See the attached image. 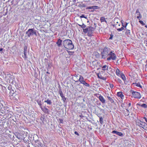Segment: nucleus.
I'll return each mask as SVG.
<instances>
[{
    "label": "nucleus",
    "instance_id": "13",
    "mask_svg": "<svg viewBox=\"0 0 147 147\" xmlns=\"http://www.w3.org/2000/svg\"><path fill=\"white\" fill-rule=\"evenodd\" d=\"M4 108L5 107H3V105L1 103V101H0V111L2 112V111H4V109H5Z\"/></svg>",
    "mask_w": 147,
    "mask_h": 147
},
{
    "label": "nucleus",
    "instance_id": "51",
    "mask_svg": "<svg viewBox=\"0 0 147 147\" xmlns=\"http://www.w3.org/2000/svg\"><path fill=\"white\" fill-rule=\"evenodd\" d=\"M38 144H39L40 145V146L41 147L42 146V144H40V142H39L38 143Z\"/></svg>",
    "mask_w": 147,
    "mask_h": 147
},
{
    "label": "nucleus",
    "instance_id": "44",
    "mask_svg": "<svg viewBox=\"0 0 147 147\" xmlns=\"http://www.w3.org/2000/svg\"><path fill=\"white\" fill-rule=\"evenodd\" d=\"M59 94H60V95H61V94H63V92H62V90H60L59 92Z\"/></svg>",
    "mask_w": 147,
    "mask_h": 147
},
{
    "label": "nucleus",
    "instance_id": "12",
    "mask_svg": "<svg viewBox=\"0 0 147 147\" xmlns=\"http://www.w3.org/2000/svg\"><path fill=\"white\" fill-rule=\"evenodd\" d=\"M112 133L114 134H115L117 135L120 136H123V134L121 132L117 131L115 130L113 131Z\"/></svg>",
    "mask_w": 147,
    "mask_h": 147
},
{
    "label": "nucleus",
    "instance_id": "2",
    "mask_svg": "<svg viewBox=\"0 0 147 147\" xmlns=\"http://www.w3.org/2000/svg\"><path fill=\"white\" fill-rule=\"evenodd\" d=\"M27 135V133L22 131L17 135L18 138L21 140H24Z\"/></svg>",
    "mask_w": 147,
    "mask_h": 147
},
{
    "label": "nucleus",
    "instance_id": "59",
    "mask_svg": "<svg viewBox=\"0 0 147 147\" xmlns=\"http://www.w3.org/2000/svg\"><path fill=\"white\" fill-rule=\"evenodd\" d=\"M115 24H113V27H115Z\"/></svg>",
    "mask_w": 147,
    "mask_h": 147
},
{
    "label": "nucleus",
    "instance_id": "43",
    "mask_svg": "<svg viewBox=\"0 0 147 147\" xmlns=\"http://www.w3.org/2000/svg\"><path fill=\"white\" fill-rule=\"evenodd\" d=\"M113 35H112V34H111V35H110V37L109 38V39L110 40L112 39V38H113Z\"/></svg>",
    "mask_w": 147,
    "mask_h": 147
},
{
    "label": "nucleus",
    "instance_id": "52",
    "mask_svg": "<svg viewBox=\"0 0 147 147\" xmlns=\"http://www.w3.org/2000/svg\"><path fill=\"white\" fill-rule=\"evenodd\" d=\"M80 117L81 118H83L84 117V116L82 115H80Z\"/></svg>",
    "mask_w": 147,
    "mask_h": 147
},
{
    "label": "nucleus",
    "instance_id": "61",
    "mask_svg": "<svg viewBox=\"0 0 147 147\" xmlns=\"http://www.w3.org/2000/svg\"><path fill=\"white\" fill-rule=\"evenodd\" d=\"M147 28V25H146L145 26Z\"/></svg>",
    "mask_w": 147,
    "mask_h": 147
},
{
    "label": "nucleus",
    "instance_id": "30",
    "mask_svg": "<svg viewBox=\"0 0 147 147\" xmlns=\"http://www.w3.org/2000/svg\"><path fill=\"white\" fill-rule=\"evenodd\" d=\"M136 13H138V15H139L140 16H141V14L139 12V9H137L136 11Z\"/></svg>",
    "mask_w": 147,
    "mask_h": 147
},
{
    "label": "nucleus",
    "instance_id": "49",
    "mask_svg": "<svg viewBox=\"0 0 147 147\" xmlns=\"http://www.w3.org/2000/svg\"><path fill=\"white\" fill-rule=\"evenodd\" d=\"M143 118L145 119V121L147 123V118H146V117H143Z\"/></svg>",
    "mask_w": 147,
    "mask_h": 147
},
{
    "label": "nucleus",
    "instance_id": "20",
    "mask_svg": "<svg viewBox=\"0 0 147 147\" xmlns=\"http://www.w3.org/2000/svg\"><path fill=\"white\" fill-rule=\"evenodd\" d=\"M117 95L118 96L120 97L121 98H122L124 96L123 95V94L122 92H117Z\"/></svg>",
    "mask_w": 147,
    "mask_h": 147
},
{
    "label": "nucleus",
    "instance_id": "14",
    "mask_svg": "<svg viewBox=\"0 0 147 147\" xmlns=\"http://www.w3.org/2000/svg\"><path fill=\"white\" fill-rule=\"evenodd\" d=\"M123 73L120 72L118 69H117L116 71V74L118 76H120Z\"/></svg>",
    "mask_w": 147,
    "mask_h": 147
},
{
    "label": "nucleus",
    "instance_id": "33",
    "mask_svg": "<svg viewBox=\"0 0 147 147\" xmlns=\"http://www.w3.org/2000/svg\"><path fill=\"white\" fill-rule=\"evenodd\" d=\"M102 120H103V119H102V117H100L99 121H100V123L101 124H102V123H103Z\"/></svg>",
    "mask_w": 147,
    "mask_h": 147
},
{
    "label": "nucleus",
    "instance_id": "24",
    "mask_svg": "<svg viewBox=\"0 0 147 147\" xmlns=\"http://www.w3.org/2000/svg\"><path fill=\"white\" fill-rule=\"evenodd\" d=\"M100 20L101 22H105L106 23L107 22L105 18L104 17H101Z\"/></svg>",
    "mask_w": 147,
    "mask_h": 147
},
{
    "label": "nucleus",
    "instance_id": "53",
    "mask_svg": "<svg viewBox=\"0 0 147 147\" xmlns=\"http://www.w3.org/2000/svg\"><path fill=\"white\" fill-rule=\"evenodd\" d=\"M131 104L130 103H129L128 104V107H130V106H131Z\"/></svg>",
    "mask_w": 147,
    "mask_h": 147
},
{
    "label": "nucleus",
    "instance_id": "21",
    "mask_svg": "<svg viewBox=\"0 0 147 147\" xmlns=\"http://www.w3.org/2000/svg\"><path fill=\"white\" fill-rule=\"evenodd\" d=\"M97 75L98 77L100 79H102L103 80H105L106 79L105 78L101 76L100 75V74H99V73L97 74Z\"/></svg>",
    "mask_w": 147,
    "mask_h": 147
},
{
    "label": "nucleus",
    "instance_id": "11",
    "mask_svg": "<svg viewBox=\"0 0 147 147\" xmlns=\"http://www.w3.org/2000/svg\"><path fill=\"white\" fill-rule=\"evenodd\" d=\"M127 25V23H126L125 25H123L122 24L123 27H121L120 28H117V30L118 31H120L123 30L124 29V27L126 28Z\"/></svg>",
    "mask_w": 147,
    "mask_h": 147
},
{
    "label": "nucleus",
    "instance_id": "42",
    "mask_svg": "<svg viewBox=\"0 0 147 147\" xmlns=\"http://www.w3.org/2000/svg\"><path fill=\"white\" fill-rule=\"evenodd\" d=\"M127 34H130V30H128L127 32H126Z\"/></svg>",
    "mask_w": 147,
    "mask_h": 147
},
{
    "label": "nucleus",
    "instance_id": "37",
    "mask_svg": "<svg viewBox=\"0 0 147 147\" xmlns=\"http://www.w3.org/2000/svg\"><path fill=\"white\" fill-rule=\"evenodd\" d=\"M139 22L141 24L143 25H145V24L144 23L143 21H142V20H139Z\"/></svg>",
    "mask_w": 147,
    "mask_h": 147
},
{
    "label": "nucleus",
    "instance_id": "32",
    "mask_svg": "<svg viewBox=\"0 0 147 147\" xmlns=\"http://www.w3.org/2000/svg\"><path fill=\"white\" fill-rule=\"evenodd\" d=\"M78 25L80 26L82 28H85L86 26L84 24H83L82 25L79 24Z\"/></svg>",
    "mask_w": 147,
    "mask_h": 147
},
{
    "label": "nucleus",
    "instance_id": "36",
    "mask_svg": "<svg viewBox=\"0 0 147 147\" xmlns=\"http://www.w3.org/2000/svg\"><path fill=\"white\" fill-rule=\"evenodd\" d=\"M24 57H23L25 60H26L27 59V57L26 56V53H24Z\"/></svg>",
    "mask_w": 147,
    "mask_h": 147
},
{
    "label": "nucleus",
    "instance_id": "31",
    "mask_svg": "<svg viewBox=\"0 0 147 147\" xmlns=\"http://www.w3.org/2000/svg\"><path fill=\"white\" fill-rule=\"evenodd\" d=\"M93 55L96 56L97 57H98L99 56V53L97 52H96L95 53H94Z\"/></svg>",
    "mask_w": 147,
    "mask_h": 147
},
{
    "label": "nucleus",
    "instance_id": "45",
    "mask_svg": "<svg viewBox=\"0 0 147 147\" xmlns=\"http://www.w3.org/2000/svg\"><path fill=\"white\" fill-rule=\"evenodd\" d=\"M141 17H142V16H141V15L140 16L139 15V16H137V18L139 20H140V18H141Z\"/></svg>",
    "mask_w": 147,
    "mask_h": 147
},
{
    "label": "nucleus",
    "instance_id": "9",
    "mask_svg": "<svg viewBox=\"0 0 147 147\" xmlns=\"http://www.w3.org/2000/svg\"><path fill=\"white\" fill-rule=\"evenodd\" d=\"M40 107L42 111L45 113L49 114V110L46 107H44L43 108L42 106H40Z\"/></svg>",
    "mask_w": 147,
    "mask_h": 147
},
{
    "label": "nucleus",
    "instance_id": "15",
    "mask_svg": "<svg viewBox=\"0 0 147 147\" xmlns=\"http://www.w3.org/2000/svg\"><path fill=\"white\" fill-rule=\"evenodd\" d=\"M62 42V40H61L60 39H59L58 40L56 44L57 45L58 47H60L61 45Z\"/></svg>",
    "mask_w": 147,
    "mask_h": 147
},
{
    "label": "nucleus",
    "instance_id": "60",
    "mask_svg": "<svg viewBox=\"0 0 147 147\" xmlns=\"http://www.w3.org/2000/svg\"><path fill=\"white\" fill-rule=\"evenodd\" d=\"M47 74H49V72H47Z\"/></svg>",
    "mask_w": 147,
    "mask_h": 147
},
{
    "label": "nucleus",
    "instance_id": "47",
    "mask_svg": "<svg viewBox=\"0 0 147 147\" xmlns=\"http://www.w3.org/2000/svg\"><path fill=\"white\" fill-rule=\"evenodd\" d=\"M8 89L9 90H11V89L12 88L11 86H8Z\"/></svg>",
    "mask_w": 147,
    "mask_h": 147
},
{
    "label": "nucleus",
    "instance_id": "38",
    "mask_svg": "<svg viewBox=\"0 0 147 147\" xmlns=\"http://www.w3.org/2000/svg\"><path fill=\"white\" fill-rule=\"evenodd\" d=\"M59 123H62L63 122V120L61 119H59Z\"/></svg>",
    "mask_w": 147,
    "mask_h": 147
},
{
    "label": "nucleus",
    "instance_id": "62",
    "mask_svg": "<svg viewBox=\"0 0 147 147\" xmlns=\"http://www.w3.org/2000/svg\"><path fill=\"white\" fill-rule=\"evenodd\" d=\"M36 145L37 146H38V145L37 144H36Z\"/></svg>",
    "mask_w": 147,
    "mask_h": 147
},
{
    "label": "nucleus",
    "instance_id": "28",
    "mask_svg": "<svg viewBox=\"0 0 147 147\" xmlns=\"http://www.w3.org/2000/svg\"><path fill=\"white\" fill-rule=\"evenodd\" d=\"M82 83L84 85H85L86 86H89V84L86 83L85 81H82Z\"/></svg>",
    "mask_w": 147,
    "mask_h": 147
},
{
    "label": "nucleus",
    "instance_id": "54",
    "mask_svg": "<svg viewBox=\"0 0 147 147\" xmlns=\"http://www.w3.org/2000/svg\"><path fill=\"white\" fill-rule=\"evenodd\" d=\"M60 95L61 96V97H63V96H64L63 95V94H61Z\"/></svg>",
    "mask_w": 147,
    "mask_h": 147
},
{
    "label": "nucleus",
    "instance_id": "58",
    "mask_svg": "<svg viewBox=\"0 0 147 147\" xmlns=\"http://www.w3.org/2000/svg\"><path fill=\"white\" fill-rule=\"evenodd\" d=\"M126 110H127V112H128V111H129L127 109H126Z\"/></svg>",
    "mask_w": 147,
    "mask_h": 147
},
{
    "label": "nucleus",
    "instance_id": "41",
    "mask_svg": "<svg viewBox=\"0 0 147 147\" xmlns=\"http://www.w3.org/2000/svg\"><path fill=\"white\" fill-rule=\"evenodd\" d=\"M80 17L81 18H86V17L85 16V15L84 14L82 15L81 16H80Z\"/></svg>",
    "mask_w": 147,
    "mask_h": 147
},
{
    "label": "nucleus",
    "instance_id": "57",
    "mask_svg": "<svg viewBox=\"0 0 147 147\" xmlns=\"http://www.w3.org/2000/svg\"><path fill=\"white\" fill-rule=\"evenodd\" d=\"M88 28H87L86 29H85V30H86V31H88Z\"/></svg>",
    "mask_w": 147,
    "mask_h": 147
},
{
    "label": "nucleus",
    "instance_id": "56",
    "mask_svg": "<svg viewBox=\"0 0 147 147\" xmlns=\"http://www.w3.org/2000/svg\"><path fill=\"white\" fill-rule=\"evenodd\" d=\"M3 50V49L2 48H0V52L1 51Z\"/></svg>",
    "mask_w": 147,
    "mask_h": 147
},
{
    "label": "nucleus",
    "instance_id": "23",
    "mask_svg": "<svg viewBox=\"0 0 147 147\" xmlns=\"http://www.w3.org/2000/svg\"><path fill=\"white\" fill-rule=\"evenodd\" d=\"M79 80L80 81V82L82 84V81H84L83 80V77L81 76H80V78L79 79Z\"/></svg>",
    "mask_w": 147,
    "mask_h": 147
},
{
    "label": "nucleus",
    "instance_id": "3",
    "mask_svg": "<svg viewBox=\"0 0 147 147\" xmlns=\"http://www.w3.org/2000/svg\"><path fill=\"white\" fill-rule=\"evenodd\" d=\"M109 50L108 48L105 47L103 49V51L101 53L102 58H105L106 57H107L109 55Z\"/></svg>",
    "mask_w": 147,
    "mask_h": 147
},
{
    "label": "nucleus",
    "instance_id": "35",
    "mask_svg": "<svg viewBox=\"0 0 147 147\" xmlns=\"http://www.w3.org/2000/svg\"><path fill=\"white\" fill-rule=\"evenodd\" d=\"M93 44L94 45V46L96 47H97L98 46V43H97L96 42H94L93 43Z\"/></svg>",
    "mask_w": 147,
    "mask_h": 147
},
{
    "label": "nucleus",
    "instance_id": "48",
    "mask_svg": "<svg viewBox=\"0 0 147 147\" xmlns=\"http://www.w3.org/2000/svg\"><path fill=\"white\" fill-rule=\"evenodd\" d=\"M24 53H26V52H27V49H26L25 48H24Z\"/></svg>",
    "mask_w": 147,
    "mask_h": 147
},
{
    "label": "nucleus",
    "instance_id": "25",
    "mask_svg": "<svg viewBox=\"0 0 147 147\" xmlns=\"http://www.w3.org/2000/svg\"><path fill=\"white\" fill-rule=\"evenodd\" d=\"M107 97L108 99L111 102V103H113L114 102L112 98H111L110 97L108 96Z\"/></svg>",
    "mask_w": 147,
    "mask_h": 147
},
{
    "label": "nucleus",
    "instance_id": "1",
    "mask_svg": "<svg viewBox=\"0 0 147 147\" xmlns=\"http://www.w3.org/2000/svg\"><path fill=\"white\" fill-rule=\"evenodd\" d=\"M63 45L64 47L66 49L71 50L73 49L74 46L72 41L69 39H66L63 42Z\"/></svg>",
    "mask_w": 147,
    "mask_h": 147
},
{
    "label": "nucleus",
    "instance_id": "5",
    "mask_svg": "<svg viewBox=\"0 0 147 147\" xmlns=\"http://www.w3.org/2000/svg\"><path fill=\"white\" fill-rule=\"evenodd\" d=\"M26 34L28 37L33 35L34 34L36 36L37 35L36 32L34 31L33 28L29 29L26 32Z\"/></svg>",
    "mask_w": 147,
    "mask_h": 147
},
{
    "label": "nucleus",
    "instance_id": "18",
    "mask_svg": "<svg viewBox=\"0 0 147 147\" xmlns=\"http://www.w3.org/2000/svg\"><path fill=\"white\" fill-rule=\"evenodd\" d=\"M100 9V7L98 6H92V12L94 11V10L96 9Z\"/></svg>",
    "mask_w": 147,
    "mask_h": 147
},
{
    "label": "nucleus",
    "instance_id": "7",
    "mask_svg": "<svg viewBox=\"0 0 147 147\" xmlns=\"http://www.w3.org/2000/svg\"><path fill=\"white\" fill-rule=\"evenodd\" d=\"M99 110L100 109L97 106H93L92 107V111H93V113L96 114V115H97L99 117V116L98 115H100V114L98 113V112Z\"/></svg>",
    "mask_w": 147,
    "mask_h": 147
},
{
    "label": "nucleus",
    "instance_id": "34",
    "mask_svg": "<svg viewBox=\"0 0 147 147\" xmlns=\"http://www.w3.org/2000/svg\"><path fill=\"white\" fill-rule=\"evenodd\" d=\"M61 98L62 100H63V101L64 102H65L66 100V98L65 97V96H63Z\"/></svg>",
    "mask_w": 147,
    "mask_h": 147
},
{
    "label": "nucleus",
    "instance_id": "17",
    "mask_svg": "<svg viewBox=\"0 0 147 147\" xmlns=\"http://www.w3.org/2000/svg\"><path fill=\"white\" fill-rule=\"evenodd\" d=\"M44 102H46L47 104L51 105L52 104V102L51 100L49 99H47V100H45Z\"/></svg>",
    "mask_w": 147,
    "mask_h": 147
},
{
    "label": "nucleus",
    "instance_id": "55",
    "mask_svg": "<svg viewBox=\"0 0 147 147\" xmlns=\"http://www.w3.org/2000/svg\"><path fill=\"white\" fill-rule=\"evenodd\" d=\"M88 9H92V7H88Z\"/></svg>",
    "mask_w": 147,
    "mask_h": 147
},
{
    "label": "nucleus",
    "instance_id": "10",
    "mask_svg": "<svg viewBox=\"0 0 147 147\" xmlns=\"http://www.w3.org/2000/svg\"><path fill=\"white\" fill-rule=\"evenodd\" d=\"M140 124V125L142 126V127L144 129L146 130L147 129V124L144 122H142Z\"/></svg>",
    "mask_w": 147,
    "mask_h": 147
},
{
    "label": "nucleus",
    "instance_id": "46",
    "mask_svg": "<svg viewBox=\"0 0 147 147\" xmlns=\"http://www.w3.org/2000/svg\"><path fill=\"white\" fill-rule=\"evenodd\" d=\"M74 134H76V135H77L78 136H79V134L78 133V132L77 131H75L74 132Z\"/></svg>",
    "mask_w": 147,
    "mask_h": 147
},
{
    "label": "nucleus",
    "instance_id": "19",
    "mask_svg": "<svg viewBox=\"0 0 147 147\" xmlns=\"http://www.w3.org/2000/svg\"><path fill=\"white\" fill-rule=\"evenodd\" d=\"M133 84H134L136 86H137L138 87H140V88H142L141 86L140 85V83H139V82H138V83H133Z\"/></svg>",
    "mask_w": 147,
    "mask_h": 147
},
{
    "label": "nucleus",
    "instance_id": "29",
    "mask_svg": "<svg viewBox=\"0 0 147 147\" xmlns=\"http://www.w3.org/2000/svg\"><path fill=\"white\" fill-rule=\"evenodd\" d=\"M92 65H94L96 67L98 65V64L97 63V62L96 61H93L92 62Z\"/></svg>",
    "mask_w": 147,
    "mask_h": 147
},
{
    "label": "nucleus",
    "instance_id": "50",
    "mask_svg": "<svg viewBox=\"0 0 147 147\" xmlns=\"http://www.w3.org/2000/svg\"><path fill=\"white\" fill-rule=\"evenodd\" d=\"M118 81H119V82L120 83H121L122 82V81H121V80L120 79H118Z\"/></svg>",
    "mask_w": 147,
    "mask_h": 147
},
{
    "label": "nucleus",
    "instance_id": "26",
    "mask_svg": "<svg viewBox=\"0 0 147 147\" xmlns=\"http://www.w3.org/2000/svg\"><path fill=\"white\" fill-rule=\"evenodd\" d=\"M140 106L144 108H146L147 107V105H146V104L144 103L142 104V105H140Z\"/></svg>",
    "mask_w": 147,
    "mask_h": 147
},
{
    "label": "nucleus",
    "instance_id": "27",
    "mask_svg": "<svg viewBox=\"0 0 147 147\" xmlns=\"http://www.w3.org/2000/svg\"><path fill=\"white\" fill-rule=\"evenodd\" d=\"M14 93V92L13 90H12V91H10L9 92L10 96H13Z\"/></svg>",
    "mask_w": 147,
    "mask_h": 147
},
{
    "label": "nucleus",
    "instance_id": "6",
    "mask_svg": "<svg viewBox=\"0 0 147 147\" xmlns=\"http://www.w3.org/2000/svg\"><path fill=\"white\" fill-rule=\"evenodd\" d=\"M110 57L107 58L108 60H109L111 59L114 60L116 59V56L114 53H112V51H111L109 53Z\"/></svg>",
    "mask_w": 147,
    "mask_h": 147
},
{
    "label": "nucleus",
    "instance_id": "8",
    "mask_svg": "<svg viewBox=\"0 0 147 147\" xmlns=\"http://www.w3.org/2000/svg\"><path fill=\"white\" fill-rule=\"evenodd\" d=\"M95 95L98 96V98L100 100L101 102L102 103L105 104V101L104 98H103L102 96L99 95L98 94H94Z\"/></svg>",
    "mask_w": 147,
    "mask_h": 147
},
{
    "label": "nucleus",
    "instance_id": "40",
    "mask_svg": "<svg viewBox=\"0 0 147 147\" xmlns=\"http://www.w3.org/2000/svg\"><path fill=\"white\" fill-rule=\"evenodd\" d=\"M109 84V86L110 87V88H112L114 86L113 85V84Z\"/></svg>",
    "mask_w": 147,
    "mask_h": 147
},
{
    "label": "nucleus",
    "instance_id": "16",
    "mask_svg": "<svg viewBox=\"0 0 147 147\" xmlns=\"http://www.w3.org/2000/svg\"><path fill=\"white\" fill-rule=\"evenodd\" d=\"M102 70L105 71L108 70V67L106 65H104L102 67Z\"/></svg>",
    "mask_w": 147,
    "mask_h": 147
},
{
    "label": "nucleus",
    "instance_id": "22",
    "mask_svg": "<svg viewBox=\"0 0 147 147\" xmlns=\"http://www.w3.org/2000/svg\"><path fill=\"white\" fill-rule=\"evenodd\" d=\"M120 76L121 77V78L124 81V82H125V80H126V78L124 74L123 73Z\"/></svg>",
    "mask_w": 147,
    "mask_h": 147
},
{
    "label": "nucleus",
    "instance_id": "39",
    "mask_svg": "<svg viewBox=\"0 0 147 147\" xmlns=\"http://www.w3.org/2000/svg\"><path fill=\"white\" fill-rule=\"evenodd\" d=\"M129 112L128 111V112H127V113H125V116H128L129 115Z\"/></svg>",
    "mask_w": 147,
    "mask_h": 147
},
{
    "label": "nucleus",
    "instance_id": "4",
    "mask_svg": "<svg viewBox=\"0 0 147 147\" xmlns=\"http://www.w3.org/2000/svg\"><path fill=\"white\" fill-rule=\"evenodd\" d=\"M130 92L132 93V96L135 98H140L141 97L140 94L138 92L131 90Z\"/></svg>",
    "mask_w": 147,
    "mask_h": 147
}]
</instances>
